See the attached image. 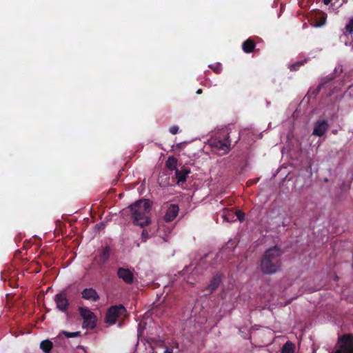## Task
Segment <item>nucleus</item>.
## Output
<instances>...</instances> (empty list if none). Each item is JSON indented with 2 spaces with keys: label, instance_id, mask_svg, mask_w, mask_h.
<instances>
[{
  "label": "nucleus",
  "instance_id": "4468645a",
  "mask_svg": "<svg viewBox=\"0 0 353 353\" xmlns=\"http://www.w3.org/2000/svg\"><path fill=\"white\" fill-rule=\"evenodd\" d=\"M255 47L256 43L251 38L246 39L242 44V49L245 53L252 52L254 50Z\"/></svg>",
  "mask_w": 353,
  "mask_h": 353
},
{
  "label": "nucleus",
  "instance_id": "2f4dec72",
  "mask_svg": "<svg viewBox=\"0 0 353 353\" xmlns=\"http://www.w3.org/2000/svg\"><path fill=\"white\" fill-rule=\"evenodd\" d=\"M164 353H173L170 349H166Z\"/></svg>",
  "mask_w": 353,
  "mask_h": 353
},
{
  "label": "nucleus",
  "instance_id": "bb28decb",
  "mask_svg": "<svg viewBox=\"0 0 353 353\" xmlns=\"http://www.w3.org/2000/svg\"><path fill=\"white\" fill-rule=\"evenodd\" d=\"M303 63L301 62H296L290 66V70H297Z\"/></svg>",
  "mask_w": 353,
  "mask_h": 353
},
{
  "label": "nucleus",
  "instance_id": "39448f33",
  "mask_svg": "<svg viewBox=\"0 0 353 353\" xmlns=\"http://www.w3.org/2000/svg\"><path fill=\"white\" fill-rule=\"evenodd\" d=\"M338 350L334 353H353V334H345L338 339Z\"/></svg>",
  "mask_w": 353,
  "mask_h": 353
},
{
  "label": "nucleus",
  "instance_id": "ddd939ff",
  "mask_svg": "<svg viewBox=\"0 0 353 353\" xmlns=\"http://www.w3.org/2000/svg\"><path fill=\"white\" fill-rule=\"evenodd\" d=\"M110 248L109 246H105L103 248L101 252L99 254V256L96 258L97 262L100 265H103L107 262L110 256Z\"/></svg>",
  "mask_w": 353,
  "mask_h": 353
},
{
  "label": "nucleus",
  "instance_id": "393cba45",
  "mask_svg": "<svg viewBox=\"0 0 353 353\" xmlns=\"http://www.w3.org/2000/svg\"><path fill=\"white\" fill-rule=\"evenodd\" d=\"M210 67L216 73L219 74L221 73L222 70V67L220 63H216L214 65H210Z\"/></svg>",
  "mask_w": 353,
  "mask_h": 353
},
{
  "label": "nucleus",
  "instance_id": "20e7f679",
  "mask_svg": "<svg viewBox=\"0 0 353 353\" xmlns=\"http://www.w3.org/2000/svg\"><path fill=\"white\" fill-rule=\"evenodd\" d=\"M126 310L123 305H117L111 306L107 310L105 314V323L113 325L117 321L120 320L125 317Z\"/></svg>",
  "mask_w": 353,
  "mask_h": 353
},
{
  "label": "nucleus",
  "instance_id": "5701e85b",
  "mask_svg": "<svg viewBox=\"0 0 353 353\" xmlns=\"http://www.w3.org/2000/svg\"><path fill=\"white\" fill-rule=\"evenodd\" d=\"M65 337L71 338L81 336L80 332H70L67 331H62L61 332Z\"/></svg>",
  "mask_w": 353,
  "mask_h": 353
},
{
  "label": "nucleus",
  "instance_id": "cd10ccee",
  "mask_svg": "<svg viewBox=\"0 0 353 353\" xmlns=\"http://www.w3.org/2000/svg\"><path fill=\"white\" fill-rule=\"evenodd\" d=\"M197 270H194L192 272V276H188V279H187V283H189V284H191V285H193L194 284V282L192 278V276H194V274H196L197 273Z\"/></svg>",
  "mask_w": 353,
  "mask_h": 353
},
{
  "label": "nucleus",
  "instance_id": "dca6fc26",
  "mask_svg": "<svg viewBox=\"0 0 353 353\" xmlns=\"http://www.w3.org/2000/svg\"><path fill=\"white\" fill-rule=\"evenodd\" d=\"M224 276L220 272L216 273L210 281V284L208 287H219L222 283Z\"/></svg>",
  "mask_w": 353,
  "mask_h": 353
},
{
  "label": "nucleus",
  "instance_id": "b1692460",
  "mask_svg": "<svg viewBox=\"0 0 353 353\" xmlns=\"http://www.w3.org/2000/svg\"><path fill=\"white\" fill-rule=\"evenodd\" d=\"M235 217L240 221H243L245 219V213L241 210L235 211Z\"/></svg>",
  "mask_w": 353,
  "mask_h": 353
},
{
  "label": "nucleus",
  "instance_id": "1a4fd4ad",
  "mask_svg": "<svg viewBox=\"0 0 353 353\" xmlns=\"http://www.w3.org/2000/svg\"><path fill=\"white\" fill-rule=\"evenodd\" d=\"M117 275L127 284H132L134 281V274L129 269L119 268L117 270Z\"/></svg>",
  "mask_w": 353,
  "mask_h": 353
},
{
  "label": "nucleus",
  "instance_id": "4be33fe9",
  "mask_svg": "<svg viewBox=\"0 0 353 353\" xmlns=\"http://www.w3.org/2000/svg\"><path fill=\"white\" fill-rule=\"evenodd\" d=\"M345 32L348 34L353 33V17L351 18L349 22L346 24L345 27Z\"/></svg>",
  "mask_w": 353,
  "mask_h": 353
},
{
  "label": "nucleus",
  "instance_id": "2eb2a0df",
  "mask_svg": "<svg viewBox=\"0 0 353 353\" xmlns=\"http://www.w3.org/2000/svg\"><path fill=\"white\" fill-rule=\"evenodd\" d=\"M223 219L227 222H232L236 221L235 219V211L233 208L227 209L225 208L223 214L222 215Z\"/></svg>",
  "mask_w": 353,
  "mask_h": 353
},
{
  "label": "nucleus",
  "instance_id": "f3484780",
  "mask_svg": "<svg viewBox=\"0 0 353 353\" xmlns=\"http://www.w3.org/2000/svg\"><path fill=\"white\" fill-rule=\"evenodd\" d=\"M178 163V160L176 157L174 156H170L168 158L166 162H165V166L168 168V170L173 171L176 170L178 168H176Z\"/></svg>",
  "mask_w": 353,
  "mask_h": 353
},
{
  "label": "nucleus",
  "instance_id": "f257e3e1",
  "mask_svg": "<svg viewBox=\"0 0 353 353\" xmlns=\"http://www.w3.org/2000/svg\"><path fill=\"white\" fill-rule=\"evenodd\" d=\"M282 251L274 246L265 251L261 263V268L265 274H274L281 268Z\"/></svg>",
  "mask_w": 353,
  "mask_h": 353
},
{
  "label": "nucleus",
  "instance_id": "6e6552de",
  "mask_svg": "<svg viewBox=\"0 0 353 353\" xmlns=\"http://www.w3.org/2000/svg\"><path fill=\"white\" fill-rule=\"evenodd\" d=\"M328 123L325 120H318L314 126L312 134L322 137L328 130Z\"/></svg>",
  "mask_w": 353,
  "mask_h": 353
},
{
  "label": "nucleus",
  "instance_id": "9b49d317",
  "mask_svg": "<svg viewBox=\"0 0 353 353\" xmlns=\"http://www.w3.org/2000/svg\"><path fill=\"white\" fill-rule=\"evenodd\" d=\"M190 173V169L185 167L182 166L181 169H177L175 170V178L176 179V183L179 184L182 182L184 183L187 180V176Z\"/></svg>",
  "mask_w": 353,
  "mask_h": 353
},
{
  "label": "nucleus",
  "instance_id": "c85d7f7f",
  "mask_svg": "<svg viewBox=\"0 0 353 353\" xmlns=\"http://www.w3.org/2000/svg\"><path fill=\"white\" fill-rule=\"evenodd\" d=\"M169 131L172 134H176L179 131V127L177 125H173L170 127Z\"/></svg>",
  "mask_w": 353,
  "mask_h": 353
},
{
  "label": "nucleus",
  "instance_id": "f03ea898",
  "mask_svg": "<svg viewBox=\"0 0 353 353\" xmlns=\"http://www.w3.org/2000/svg\"><path fill=\"white\" fill-rule=\"evenodd\" d=\"M134 224L143 228L150 223L148 214L150 212L151 205L148 200H139L130 206Z\"/></svg>",
  "mask_w": 353,
  "mask_h": 353
},
{
  "label": "nucleus",
  "instance_id": "a211bd4d",
  "mask_svg": "<svg viewBox=\"0 0 353 353\" xmlns=\"http://www.w3.org/2000/svg\"><path fill=\"white\" fill-rule=\"evenodd\" d=\"M326 21V17L321 14L319 17H316L315 19L312 21V25L316 28L321 27L323 26Z\"/></svg>",
  "mask_w": 353,
  "mask_h": 353
},
{
  "label": "nucleus",
  "instance_id": "412c9836",
  "mask_svg": "<svg viewBox=\"0 0 353 353\" xmlns=\"http://www.w3.org/2000/svg\"><path fill=\"white\" fill-rule=\"evenodd\" d=\"M342 294L343 296H347L344 297L345 299L350 302H353V288H345L342 292Z\"/></svg>",
  "mask_w": 353,
  "mask_h": 353
},
{
  "label": "nucleus",
  "instance_id": "7ed1b4c3",
  "mask_svg": "<svg viewBox=\"0 0 353 353\" xmlns=\"http://www.w3.org/2000/svg\"><path fill=\"white\" fill-rule=\"evenodd\" d=\"M208 145L212 152L219 156L228 154L231 150V140L229 134L225 135H219L214 138H211L208 141Z\"/></svg>",
  "mask_w": 353,
  "mask_h": 353
},
{
  "label": "nucleus",
  "instance_id": "473e14b6",
  "mask_svg": "<svg viewBox=\"0 0 353 353\" xmlns=\"http://www.w3.org/2000/svg\"><path fill=\"white\" fill-rule=\"evenodd\" d=\"M202 93V90L201 89H199L197 91H196V94H201Z\"/></svg>",
  "mask_w": 353,
  "mask_h": 353
},
{
  "label": "nucleus",
  "instance_id": "6ab92c4d",
  "mask_svg": "<svg viewBox=\"0 0 353 353\" xmlns=\"http://www.w3.org/2000/svg\"><path fill=\"white\" fill-rule=\"evenodd\" d=\"M52 346L53 344L52 341L48 339L44 340L40 343V347L45 353H49L51 351Z\"/></svg>",
  "mask_w": 353,
  "mask_h": 353
},
{
  "label": "nucleus",
  "instance_id": "c756f323",
  "mask_svg": "<svg viewBox=\"0 0 353 353\" xmlns=\"http://www.w3.org/2000/svg\"><path fill=\"white\" fill-rule=\"evenodd\" d=\"M325 83H326V82H325V83H321V84H319V86L316 88V90H314L313 91V93H312V94H314V95L317 94L320 92L321 87H322V86H323Z\"/></svg>",
  "mask_w": 353,
  "mask_h": 353
},
{
  "label": "nucleus",
  "instance_id": "aec40b11",
  "mask_svg": "<svg viewBox=\"0 0 353 353\" xmlns=\"http://www.w3.org/2000/svg\"><path fill=\"white\" fill-rule=\"evenodd\" d=\"M294 344L291 341H288L283 345L281 353H294Z\"/></svg>",
  "mask_w": 353,
  "mask_h": 353
},
{
  "label": "nucleus",
  "instance_id": "f8f14e48",
  "mask_svg": "<svg viewBox=\"0 0 353 353\" xmlns=\"http://www.w3.org/2000/svg\"><path fill=\"white\" fill-rule=\"evenodd\" d=\"M81 294L83 298L87 300L97 301L99 299V296L94 288H84Z\"/></svg>",
  "mask_w": 353,
  "mask_h": 353
},
{
  "label": "nucleus",
  "instance_id": "7c9ffc66",
  "mask_svg": "<svg viewBox=\"0 0 353 353\" xmlns=\"http://www.w3.org/2000/svg\"><path fill=\"white\" fill-rule=\"evenodd\" d=\"M331 1L332 0H323V3L325 5H328L331 2Z\"/></svg>",
  "mask_w": 353,
  "mask_h": 353
},
{
  "label": "nucleus",
  "instance_id": "9d476101",
  "mask_svg": "<svg viewBox=\"0 0 353 353\" xmlns=\"http://www.w3.org/2000/svg\"><path fill=\"white\" fill-rule=\"evenodd\" d=\"M54 301L57 308L62 312H66L68 307V300L64 292L57 294L55 296Z\"/></svg>",
  "mask_w": 353,
  "mask_h": 353
},
{
  "label": "nucleus",
  "instance_id": "72a5a7b5",
  "mask_svg": "<svg viewBox=\"0 0 353 353\" xmlns=\"http://www.w3.org/2000/svg\"><path fill=\"white\" fill-rule=\"evenodd\" d=\"M326 79L327 81H332L333 79V78L331 77H327Z\"/></svg>",
  "mask_w": 353,
  "mask_h": 353
},
{
  "label": "nucleus",
  "instance_id": "a878e982",
  "mask_svg": "<svg viewBox=\"0 0 353 353\" xmlns=\"http://www.w3.org/2000/svg\"><path fill=\"white\" fill-rule=\"evenodd\" d=\"M150 236L147 230H143L141 233L142 241L145 242L147 239H150Z\"/></svg>",
  "mask_w": 353,
  "mask_h": 353
},
{
  "label": "nucleus",
  "instance_id": "0eeeda50",
  "mask_svg": "<svg viewBox=\"0 0 353 353\" xmlns=\"http://www.w3.org/2000/svg\"><path fill=\"white\" fill-rule=\"evenodd\" d=\"M179 212V207L177 204H169L163 216L164 221L167 223L172 221L177 216Z\"/></svg>",
  "mask_w": 353,
  "mask_h": 353
},
{
  "label": "nucleus",
  "instance_id": "423d86ee",
  "mask_svg": "<svg viewBox=\"0 0 353 353\" xmlns=\"http://www.w3.org/2000/svg\"><path fill=\"white\" fill-rule=\"evenodd\" d=\"M81 316L83 319V327L94 329L97 325V316L89 309L83 307H79Z\"/></svg>",
  "mask_w": 353,
  "mask_h": 353
}]
</instances>
